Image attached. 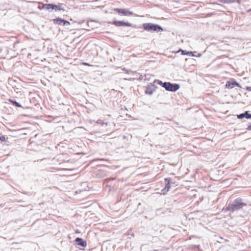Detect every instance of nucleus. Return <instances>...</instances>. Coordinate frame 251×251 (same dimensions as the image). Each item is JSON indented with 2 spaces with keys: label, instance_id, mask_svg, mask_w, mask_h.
Returning a JSON list of instances; mask_svg holds the SVG:
<instances>
[{
  "label": "nucleus",
  "instance_id": "f03ea898",
  "mask_svg": "<svg viewBox=\"0 0 251 251\" xmlns=\"http://www.w3.org/2000/svg\"><path fill=\"white\" fill-rule=\"evenodd\" d=\"M158 84L164 88L166 90L171 92H176L178 90L180 86L178 84L172 83L169 82H163L161 80H158Z\"/></svg>",
  "mask_w": 251,
  "mask_h": 251
},
{
  "label": "nucleus",
  "instance_id": "ddd939ff",
  "mask_svg": "<svg viewBox=\"0 0 251 251\" xmlns=\"http://www.w3.org/2000/svg\"><path fill=\"white\" fill-rule=\"evenodd\" d=\"M219 1L224 3H231L235 2H237L240 3L241 0H218Z\"/></svg>",
  "mask_w": 251,
  "mask_h": 251
},
{
  "label": "nucleus",
  "instance_id": "6e6552de",
  "mask_svg": "<svg viewBox=\"0 0 251 251\" xmlns=\"http://www.w3.org/2000/svg\"><path fill=\"white\" fill-rule=\"evenodd\" d=\"M235 86L240 87L239 84L235 81H228L226 84V87L229 89L234 88Z\"/></svg>",
  "mask_w": 251,
  "mask_h": 251
},
{
  "label": "nucleus",
  "instance_id": "0eeeda50",
  "mask_svg": "<svg viewBox=\"0 0 251 251\" xmlns=\"http://www.w3.org/2000/svg\"><path fill=\"white\" fill-rule=\"evenodd\" d=\"M170 178H166L165 179V181L166 182V186L165 187L161 190V192L163 194H166L169 190L170 187Z\"/></svg>",
  "mask_w": 251,
  "mask_h": 251
},
{
  "label": "nucleus",
  "instance_id": "39448f33",
  "mask_svg": "<svg viewBox=\"0 0 251 251\" xmlns=\"http://www.w3.org/2000/svg\"><path fill=\"white\" fill-rule=\"evenodd\" d=\"M114 11H116L119 14H122L124 16L132 15L133 14V12L125 9L117 8L114 9Z\"/></svg>",
  "mask_w": 251,
  "mask_h": 251
},
{
  "label": "nucleus",
  "instance_id": "423d86ee",
  "mask_svg": "<svg viewBox=\"0 0 251 251\" xmlns=\"http://www.w3.org/2000/svg\"><path fill=\"white\" fill-rule=\"evenodd\" d=\"M156 88V87L154 84H151L146 87L145 93L150 95H151L155 91Z\"/></svg>",
  "mask_w": 251,
  "mask_h": 251
},
{
  "label": "nucleus",
  "instance_id": "6ab92c4d",
  "mask_svg": "<svg viewBox=\"0 0 251 251\" xmlns=\"http://www.w3.org/2000/svg\"><path fill=\"white\" fill-rule=\"evenodd\" d=\"M64 25H70V23L69 21L64 20Z\"/></svg>",
  "mask_w": 251,
  "mask_h": 251
},
{
  "label": "nucleus",
  "instance_id": "5701e85b",
  "mask_svg": "<svg viewBox=\"0 0 251 251\" xmlns=\"http://www.w3.org/2000/svg\"><path fill=\"white\" fill-rule=\"evenodd\" d=\"M201 53H199V54H198V55H196V56H197V57H201Z\"/></svg>",
  "mask_w": 251,
  "mask_h": 251
},
{
  "label": "nucleus",
  "instance_id": "f8f14e48",
  "mask_svg": "<svg viewBox=\"0 0 251 251\" xmlns=\"http://www.w3.org/2000/svg\"><path fill=\"white\" fill-rule=\"evenodd\" d=\"M52 21H53L54 24L64 25V19H62L61 18H58L56 19H53Z\"/></svg>",
  "mask_w": 251,
  "mask_h": 251
},
{
  "label": "nucleus",
  "instance_id": "aec40b11",
  "mask_svg": "<svg viewBox=\"0 0 251 251\" xmlns=\"http://www.w3.org/2000/svg\"><path fill=\"white\" fill-rule=\"evenodd\" d=\"M247 129L248 130H251V124L248 126Z\"/></svg>",
  "mask_w": 251,
  "mask_h": 251
},
{
  "label": "nucleus",
  "instance_id": "1a4fd4ad",
  "mask_svg": "<svg viewBox=\"0 0 251 251\" xmlns=\"http://www.w3.org/2000/svg\"><path fill=\"white\" fill-rule=\"evenodd\" d=\"M75 244L79 246L82 247H85L87 246V243L85 241H84L83 239L77 237L75 239Z\"/></svg>",
  "mask_w": 251,
  "mask_h": 251
},
{
  "label": "nucleus",
  "instance_id": "4be33fe9",
  "mask_svg": "<svg viewBox=\"0 0 251 251\" xmlns=\"http://www.w3.org/2000/svg\"><path fill=\"white\" fill-rule=\"evenodd\" d=\"M247 90L249 91H251V87H247Z\"/></svg>",
  "mask_w": 251,
  "mask_h": 251
},
{
  "label": "nucleus",
  "instance_id": "2eb2a0df",
  "mask_svg": "<svg viewBox=\"0 0 251 251\" xmlns=\"http://www.w3.org/2000/svg\"><path fill=\"white\" fill-rule=\"evenodd\" d=\"M9 101L17 107H22L21 104L17 102L15 100L9 99Z\"/></svg>",
  "mask_w": 251,
  "mask_h": 251
},
{
  "label": "nucleus",
  "instance_id": "a211bd4d",
  "mask_svg": "<svg viewBox=\"0 0 251 251\" xmlns=\"http://www.w3.org/2000/svg\"><path fill=\"white\" fill-rule=\"evenodd\" d=\"M6 141V138L4 136H0V142H4Z\"/></svg>",
  "mask_w": 251,
  "mask_h": 251
},
{
  "label": "nucleus",
  "instance_id": "7ed1b4c3",
  "mask_svg": "<svg viewBox=\"0 0 251 251\" xmlns=\"http://www.w3.org/2000/svg\"><path fill=\"white\" fill-rule=\"evenodd\" d=\"M143 28L148 31L161 32L163 30L162 27L157 24L153 23H144L143 24Z\"/></svg>",
  "mask_w": 251,
  "mask_h": 251
},
{
  "label": "nucleus",
  "instance_id": "9b49d317",
  "mask_svg": "<svg viewBox=\"0 0 251 251\" xmlns=\"http://www.w3.org/2000/svg\"><path fill=\"white\" fill-rule=\"evenodd\" d=\"M40 9H46L50 10V9L53 10V4L52 3H46L44 4L41 7H39Z\"/></svg>",
  "mask_w": 251,
  "mask_h": 251
},
{
  "label": "nucleus",
  "instance_id": "4468645a",
  "mask_svg": "<svg viewBox=\"0 0 251 251\" xmlns=\"http://www.w3.org/2000/svg\"><path fill=\"white\" fill-rule=\"evenodd\" d=\"M180 51H181V54H183V55L187 54V55H189V56H196V55H195L194 54V52H192V51H187L186 50H183L181 49H180Z\"/></svg>",
  "mask_w": 251,
  "mask_h": 251
},
{
  "label": "nucleus",
  "instance_id": "f3484780",
  "mask_svg": "<svg viewBox=\"0 0 251 251\" xmlns=\"http://www.w3.org/2000/svg\"><path fill=\"white\" fill-rule=\"evenodd\" d=\"M96 123L101 125L102 126L104 125L107 126L108 125V123H104L100 120H98Z\"/></svg>",
  "mask_w": 251,
  "mask_h": 251
},
{
  "label": "nucleus",
  "instance_id": "f257e3e1",
  "mask_svg": "<svg viewBox=\"0 0 251 251\" xmlns=\"http://www.w3.org/2000/svg\"><path fill=\"white\" fill-rule=\"evenodd\" d=\"M246 205V203L243 202L242 199L238 198L236 199L232 203H229L226 209L230 211H234L242 208Z\"/></svg>",
  "mask_w": 251,
  "mask_h": 251
},
{
  "label": "nucleus",
  "instance_id": "20e7f679",
  "mask_svg": "<svg viewBox=\"0 0 251 251\" xmlns=\"http://www.w3.org/2000/svg\"><path fill=\"white\" fill-rule=\"evenodd\" d=\"M112 24L117 26L131 27L132 26V24L130 23L125 22L121 21H114Z\"/></svg>",
  "mask_w": 251,
  "mask_h": 251
},
{
  "label": "nucleus",
  "instance_id": "412c9836",
  "mask_svg": "<svg viewBox=\"0 0 251 251\" xmlns=\"http://www.w3.org/2000/svg\"><path fill=\"white\" fill-rule=\"evenodd\" d=\"M83 64L85 66H91L89 63H86V62L83 63Z\"/></svg>",
  "mask_w": 251,
  "mask_h": 251
},
{
  "label": "nucleus",
  "instance_id": "9d476101",
  "mask_svg": "<svg viewBox=\"0 0 251 251\" xmlns=\"http://www.w3.org/2000/svg\"><path fill=\"white\" fill-rule=\"evenodd\" d=\"M237 117L240 119H243L244 118H246V119H251V114H249V111H247L243 113L238 115Z\"/></svg>",
  "mask_w": 251,
  "mask_h": 251
},
{
  "label": "nucleus",
  "instance_id": "dca6fc26",
  "mask_svg": "<svg viewBox=\"0 0 251 251\" xmlns=\"http://www.w3.org/2000/svg\"><path fill=\"white\" fill-rule=\"evenodd\" d=\"M55 10L56 11H59V10H63L64 11V9L60 7V5H55L53 4V10Z\"/></svg>",
  "mask_w": 251,
  "mask_h": 251
}]
</instances>
